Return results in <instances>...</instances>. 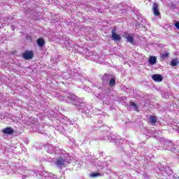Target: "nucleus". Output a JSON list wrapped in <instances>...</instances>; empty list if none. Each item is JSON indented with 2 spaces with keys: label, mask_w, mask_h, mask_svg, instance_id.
Returning <instances> with one entry per match:
<instances>
[{
  "label": "nucleus",
  "mask_w": 179,
  "mask_h": 179,
  "mask_svg": "<svg viewBox=\"0 0 179 179\" xmlns=\"http://www.w3.org/2000/svg\"><path fill=\"white\" fill-rule=\"evenodd\" d=\"M33 176H36V177H38L40 179H57V176L53 175L52 173H50L45 171L36 172L35 171L31 170H26L25 175L22 176V179H26V178L33 177Z\"/></svg>",
  "instance_id": "obj_1"
},
{
  "label": "nucleus",
  "mask_w": 179,
  "mask_h": 179,
  "mask_svg": "<svg viewBox=\"0 0 179 179\" xmlns=\"http://www.w3.org/2000/svg\"><path fill=\"white\" fill-rule=\"evenodd\" d=\"M159 141L160 142V145L163 146V148L159 147V150H170L171 152H177V146H179V144L174 143V141H170L165 138H159Z\"/></svg>",
  "instance_id": "obj_2"
},
{
  "label": "nucleus",
  "mask_w": 179,
  "mask_h": 179,
  "mask_svg": "<svg viewBox=\"0 0 179 179\" xmlns=\"http://www.w3.org/2000/svg\"><path fill=\"white\" fill-rule=\"evenodd\" d=\"M69 163H70L69 157H67L66 159L59 158L57 161L56 164L57 167H65V166H66V164H69Z\"/></svg>",
  "instance_id": "obj_3"
},
{
  "label": "nucleus",
  "mask_w": 179,
  "mask_h": 179,
  "mask_svg": "<svg viewBox=\"0 0 179 179\" xmlns=\"http://www.w3.org/2000/svg\"><path fill=\"white\" fill-rule=\"evenodd\" d=\"M95 166L96 167H97L98 170H103L104 167H107L108 166V162H101V161H99V159H96Z\"/></svg>",
  "instance_id": "obj_4"
},
{
  "label": "nucleus",
  "mask_w": 179,
  "mask_h": 179,
  "mask_svg": "<svg viewBox=\"0 0 179 179\" xmlns=\"http://www.w3.org/2000/svg\"><path fill=\"white\" fill-rule=\"evenodd\" d=\"M34 57V53L31 50H26L24 53H22V57L26 59H32Z\"/></svg>",
  "instance_id": "obj_5"
},
{
  "label": "nucleus",
  "mask_w": 179,
  "mask_h": 179,
  "mask_svg": "<svg viewBox=\"0 0 179 179\" xmlns=\"http://www.w3.org/2000/svg\"><path fill=\"white\" fill-rule=\"evenodd\" d=\"M152 12L155 16H160V11L159 10V3L156 2L152 3Z\"/></svg>",
  "instance_id": "obj_6"
},
{
  "label": "nucleus",
  "mask_w": 179,
  "mask_h": 179,
  "mask_svg": "<svg viewBox=\"0 0 179 179\" xmlns=\"http://www.w3.org/2000/svg\"><path fill=\"white\" fill-rule=\"evenodd\" d=\"M112 33V40H114V41H121V36L117 33H115V29H113L111 31Z\"/></svg>",
  "instance_id": "obj_7"
},
{
  "label": "nucleus",
  "mask_w": 179,
  "mask_h": 179,
  "mask_svg": "<svg viewBox=\"0 0 179 179\" xmlns=\"http://www.w3.org/2000/svg\"><path fill=\"white\" fill-rule=\"evenodd\" d=\"M3 134L5 135H12L15 134V130L11 127H6L2 130Z\"/></svg>",
  "instance_id": "obj_8"
},
{
  "label": "nucleus",
  "mask_w": 179,
  "mask_h": 179,
  "mask_svg": "<svg viewBox=\"0 0 179 179\" xmlns=\"http://www.w3.org/2000/svg\"><path fill=\"white\" fill-rule=\"evenodd\" d=\"M152 79L155 82H162L163 80V77L160 74H154L152 76Z\"/></svg>",
  "instance_id": "obj_9"
},
{
  "label": "nucleus",
  "mask_w": 179,
  "mask_h": 179,
  "mask_svg": "<svg viewBox=\"0 0 179 179\" xmlns=\"http://www.w3.org/2000/svg\"><path fill=\"white\" fill-rule=\"evenodd\" d=\"M150 122L151 125H156V122H157V116L151 115L149 117Z\"/></svg>",
  "instance_id": "obj_10"
},
{
  "label": "nucleus",
  "mask_w": 179,
  "mask_h": 179,
  "mask_svg": "<svg viewBox=\"0 0 179 179\" xmlns=\"http://www.w3.org/2000/svg\"><path fill=\"white\" fill-rule=\"evenodd\" d=\"M157 62V58L155 56H150L149 57V63L150 65H155L156 62Z\"/></svg>",
  "instance_id": "obj_11"
},
{
  "label": "nucleus",
  "mask_w": 179,
  "mask_h": 179,
  "mask_svg": "<svg viewBox=\"0 0 179 179\" xmlns=\"http://www.w3.org/2000/svg\"><path fill=\"white\" fill-rule=\"evenodd\" d=\"M126 38H127L128 43H130V44H132L133 45H135V43L134 42V37H132V36H131L130 34H128L126 36Z\"/></svg>",
  "instance_id": "obj_12"
},
{
  "label": "nucleus",
  "mask_w": 179,
  "mask_h": 179,
  "mask_svg": "<svg viewBox=\"0 0 179 179\" xmlns=\"http://www.w3.org/2000/svg\"><path fill=\"white\" fill-rule=\"evenodd\" d=\"M37 44L39 47H43L44 44H45V41H44V39L39 38L37 40Z\"/></svg>",
  "instance_id": "obj_13"
},
{
  "label": "nucleus",
  "mask_w": 179,
  "mask_h": 179,
  "mask_svg": "<svg viewBox=\"0 0 179 179\" xmlns=\"http://www.w3.org/2000/svg\"><path fill=\"white\" fill-rule=\"evenodd\" d=\"M56 149L57 148L50 145L48 149V153H50V155L52 154V153H56L57 152Z\"/></svg>",
  "instance_id": "obj_14"
},
{
  "label": "nucleus",
  "mask_w": 179,
  "mask_h": 179,
  "mask_svg": "<svg viewBox=\"0 0 179 179\" xmlns=\"http://www.w3.org/2000/svg\"><path fill=\"white\" fill-rule=\"evenodd\" d=\"M129 105L131 106V107H133V108H134L135 111H138V105H136L135 102L130 101Z\"/></svg>",
  "instance_id": "obj_15"
},
{
  "label": "nucleus",
  "mask_w": 179,
  "mask_h": 179,
  "mask_svg": "<svg viewBox=\"0 0 179 179\" xmlns=\"http://www.w3.org/2000/svg\"><path fill=\"white\" fill-rule=\"evenodd\" d=\"M90 176L93 178H96V177H100V176H101V173L99 172H96V173H91Z\"/></svg>",
  "instance_id": "obj_16"
},
{
  "label": "nucleus",
  "mask_w": 179,
  "mask_h": 179,
  "mask_svg": "<svg viewBox=\"0 0 179 179\" xmlns=\"http://www.w3.org/2000/svg\"><path fill=\"white\" fill-rule=\"evenodd\" d=\"M178 64V60L177 59H173L170 63V65H171V66H177Z\"/></svg>",
  "instance_id": "obj_17"
},
{
  "label": "nucleus",
  "mask_w": 179,
  "mask_h": 179,
  "mask_svg": "<svg viewBox=\"0 0 179 179\" xmlns=\"http://www.w3.org/2000/svg\"><path fill=\"white\" fill-rule=\"evenodd\" d=\"M109 86L113 87V86H115V78H111L109 81Z\"/></svg>",
  "instance_id": "obj_18"
},
{
  "label": "nucleus",
  "mask_w": 179,
  "mask_h": 179,
  "mask_svg": "<svg viewBox=\"0 0 179 179\" xmlns=\"http://www.w3.org/2000/svg\"><path fill=\"white\" fill-rule=\"evenodd\" d=\"M101 141H109L110 139V136H102V137H100Z\"/></svg>",
  "instance_id": "obj_19"
},
{
  "label": "nucleus",
  "mask_w": 179,
  "mask_h": 179,
  "mask_svg": "<svg viewBox=\"0 0 179 179\" xmlns=\"http://www.w3.org/2000/svg\"><path fill=\"white\" fill-rule=\"evenodd\" d=\"M169 55H170V54L166 52H165V53H163V54L161 55V58H162V59H166V58H169Z\"/></svg>",
  "instance_id": "obj_20"
},
{
  "label": "nucleus",
  "mask_w": 179,
  "mask_h": 179,
  "mask_svg": "<svg viewBox=\"0 0 179 179\" xmlns=\"http://www.w3.org/2000/svg\"><path fill=\"white\" fill-rule=\"evenodd\" d=\"M175 27H176V28H178V29L179 30V22H176L175 23Z\"/></svg>",
  "instance_id": "obj_21"
},
{
  "label": "nucleus",
  "mask_w": 179,
  "mask_h": 179,
  "mask_svg": "<svg viewBox=\"0 0 179 179\" xmlns=\"http://www.w3.org/2000/svg\"><path fill=\"white\" fill-rule=\"evenodd\" d=\"M113 141H114L115 143H118L119 140H118V138L117 139V138H113Z\"/></svg>",
  "instance_id": "obj_22"
},
{
  "label": "nucleus",
  "mask_w": 179,
  "mask_h": 179,
  "mask_svg": "<svg viewBox=\"0 0 179 179\" xmlns=\"http://www.w3.org/2000/svg\"><path fill=\"white\" fill-rule=\"evenodd\" d=\"M24 142L25 143H27V145H29V143L30 142V141L29 139H25Z\"/></svg>",
  "instance_id": "obj_23"
},
{
  "label": "nucleus",
  "mask_w": 179,
  "mask_h": 179,
  "mask_svg": "<svg viewBox=\"0 0 179 179\" xmlns=\"http://www.w3.org/2000/svg\"><path fill=\"white\" fill-rule=\"evenodd\" d=\"M157 138V136H154V138Z\"/></svg>",
  "instance_id": "obj_24"
}]
</instances>
